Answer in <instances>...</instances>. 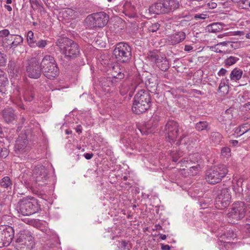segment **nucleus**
Wrapping results in <instances>:
<instances>
[{
    "instance_id": "a18cd8bd",
    "label": "nucleus",
    "mask_w": 250,
    "mask_h": 250,
    "mask_svg": "<svg viewBox=\"0 0 250 250\" xmlns=\"http://www.w3.org/2000/svg\"><path fill=\"white\" fill-rule=\"evenodd\" d=\"M249 1V0H240L238 6L241 9H248Z\"/></svg>"
},
{
    "instance_id": "9b49d317",
    "label": "nucleus",
    "mask_w": 250,
    "mask_h": 250,
    "mask_svg": "<svg viewBox=\"0 0 250 250\" xmlns=\"http://www.w3.org/2000/svg\"><path fill=\"white\" fill-rule=\"evenodd\" d=\"M42 73L39 62L36 58H31L27 61L25 72L27 76L31 79H37L41 76Z\"/></svg>"
},
{
    "instance_id": "6ab92c4d",
    "label": "nucleus",
    "mask_w": 250,
    "mask_h": 250,
    "mask_svg": "<svg viewBox=\"0 0 250 250\" xmlns=\"http://www.w3.org/2000/svg\"><path fill=\"white\" fill-rule=\"evenodd\" d=\"M186 34L183 31L176 32L167 37L168 43L175 45L182 42L186 38Z\"/></svg>"
},
{
    "instance_id": "603ef678",
    "label": "nucleus",
    "mask_w": 250,
    "mask_h": 250,
    "mask_svg": "<svg viewBox=\"0 0 250 250\" xmlns=\"http://www.w3.org/2000/svg\"><path fill=\"white\" fill-rule=\"evenodd\" d=\"M234 238H236V234L232 230H229L227 234V239L228 240H230L231 238L233 239Z\"/></svg>"
},
{
    "instance_id": "79ce46f5",
    "label": "nucleus",
    "mask_w": 250,
    "mask_h": 250,
    "mask_svg": "<svg viewBox=\"0 0 250 250\" xmlns=\"http://www.w3.org/2000/svg\"><path fill=\"white\" fill-rule=\"evenodd\" d=\"M229 80L227 78L223 79L221 80L218 89L219 90H222L223 87L229 86Z\"/></svg>"
},
{
    "instance_id": "3c124183",
    "label": "nucleus",
    "mask_w": 250,
    "mask_h": 250,
    "mask_svg": "<svg viewBox=\"0 0 250 250\" xmlns=\"http://www.w3.org/2000/svg\"><path fill=\"white\" fill-rule=\"evenodd\" d=\"M10 35L9 31L8 29H3L0 31V37L6 38Z\"/></svg>"
},
{
    "instance_id": "bb28decb",
    "label": "nucleus",
    "mask_w": 250,
    "mask_h": 250,
    "mask_svg": "<svg viewBox=\"0 0 250 250\" xmlns=\"http://www.w3.org/2000/svg\"><path fill=\"white\" fill-rule=\"evenodd\" d=\"M134 87L135 86L134 85H131V87H129L128 84L124 83L121 86L120 89V93L122 95L124 96L129 92V96L131 97L133 95V92L132 91H130V90L131 89H133Z\"/></svg>"
},
{
    "instance_id": "1a4fd4ad",
    "label": "nucleus",
    "mask_w": 250,
    "mask_h": 250,
    "mask_svg": "<svg viewBox=\"0 0 250 250\" xmlns=\"http://www.w3.org/2000/svg\"><path fill=\"white\" fill-rule=\"evenodd\" d=\"M246 206L244 202L238 201L233 204L227 213L229 222L234 224L236 221L243 218L246 215Z\"/></svg>"
},
{
    "instance_id": "58836bf2",
    "label": "nucleus",
    "mask_w": 250,
    "mask_h": 250,
    "mask_svg": "<svg viewBox=\"0 0 250 250\" xmlns=\"http://www.w3.org/2000/svg\"><path fill=\"white\" fill-rule=\"evenodd\" d=\"M209 18V15L207 13L196 14L193 15V19L195 20H205Z\"/></svg>"
},
{
    "instance_id": "8fccbe9b",
    "label": "nucleus",
    "mask_w": 250,
    "mask_h": 250,
    "mask_svg": "<svg viewBox=\"0 0 250 250\" xmlns=\"http://www.w3.org/2000/svg\"><path fill=\"white\" fill-rule=\"evenodd\" d=\"M30 4L33 9H37L41 6L37 0H30Z\"/></svg>"
},
{
    "instance_id": "6e6552de",
    "label": "nucleus",
    "mask_w": 250,
    "mask_h": 250,
    "mask_svg": "<svg viewBox=\"0 0 250 250\" xmlns=\"http://www.w3.org/2000/svg\"><path fill=\"white\" fill-rule=\"evenodd\" d=\"M113 55L117 62H127L131 58V47L126 43L119 42L115 45Z\"/></svg>"
},
{
    "instance_id": "39448f33",
    "label": "nucleus",
    "mask_w": 250,
    "mask_h": 250,
    "mask_svg": "<svg viewBox=\"0 0 250 250\" xmlns=\"http://www.w3.org/2000/svg\"><path fill=\"white\" fill-rule=\"evenodd\" d=\"M34 244V238L31 232L23 230L18 234L14 246L17 250H31Z\"/></svg>"
},
{
    "instance_id": "4c0bfd02",
    "label": "nucleus",
    "mask_w": 250,
    "mask_h": 250,
    "mask_svg": "<svg viewBox=\"0 0 250 250\" xmlns=\"http://www.w3.org/2000/svg\"><path fill=\"white\" fill-rule=\"evenodd\" d=\"M34 97V94L32 91H26L24 94V98L25 101L31 102Z\"/></svg>"
},
{
    "instance_id": "864d4df0",
    "label": "nucleus",
    "mask_w": 250,
    "mask_h": 250,
    "mask_svg": "<svg viewBox=\"0 0 250 250\" xmlns=\"http://www.w3.org/2000/svg\"><path fill=\"white\" fill-rule=\"evenodd\" d=\"M199 169V167L198 165H196V166H192V167H190V173L192 175H195V174H197V172L196 171H198Z\"/></svg>"
},
{
    "instance_id": "69168bd1",
    "label": "nucleus",
    "mask_w": 250,
    "mask_h": 250,
    "mask_svg": "<svg viewBox=\"0 0 250 250\" xmlns=\"http://www.w3.org/2000/svg\"><path fill=\"white\" fill-rule=\"evenodd\" d=\"M4 7L8 11L10 12L12 11V8L11 6L9 5H5Z\"/></svg>"
},
{
    "instance_id": "49530a36",
    "label": "nucleus",
    "mask_w": 250,
    "mask_h": 250,
    "mask_svg": "<svg viewBox=\"0 0 250 250\" xmlns=\"http://www.w3.org/2000/svg\"><path fill=\"white\" fill-rule=\"evenodd\" d=\"M120 243V247L122 250H129L131 248L130 245L125 241H122Z\"/></svg>"
},
{
    "instance_id": "5fc2aeb1",
    "label": "nucleus",
    "mask_w": 250,
    "mask_h": 250,
    "mask_svg": "<svg viewBox=\"0 0 250 250\" xmlns=\"http://www.w3.org/2000/svg\"><path fill=\"white\" fill-rule=\"evenodd\" d=\"M2 40L3 41V42L5 44V46H9L10 48H12V44L11 43V42H12V41H10L9 40V36H8L7 38H4Z\"/></svg>"
},
{
    "instance_id": "f3484780",
    "label": "nucleus",
    "mask_w": 250,
    "mask_h": 250,
    "mask_svg": "<svg viewBox=\"0 0 250 250\" xmlns=\"http://www.w3.org/2000/svg\"><path fill=\"white\" fill-rule=\"evenodd\" d=\"M29 149L27 137L24 134L19 135L15 145V151L17 154H22Z\"/></svg>"
},
{
    "instance_id": "2eb2a0df",
    "label": "nucleus",
    "mask_w": 250,
    "mask_h": 250,
    "mask_svg": "<svg viewBox=\"0 0 250 250\" xmlns=\"http://www.w3.org/2000/svg\"><path fill=\"white\" fill-rule=\"evenodd\" d=\"M33 178L36 186L40 187L44 185L48 178L47 169L42 166L36 167L33 170Z\"/></svg>"
},
{
    "instance_id": "f704fd0d",
    "label": "nucleus",
    "mask_w": 250,
    "mask_h": 250,
    "mask_svg": "<svg viewBox=\"0 0 250 250\" xmlns=\"http://www.w3.org/2000/svg\"><path fill=\"white\" fill-rule=\"evenodd\" d=\"M8 83V79L6 74L4 71H2V74H0V86L4 87Z\"/></svg>"
},
{
    "instance_id": "13d9d810",
    "label": "nucleus",
    "mask_w": 250,
    "mask_h": 250,
    "mask_svg": "<svg viewBox=\"0 0 250 250\" xmlns=\"http://www.w3.org/2000/svg\"><path fill=\"white\" fill-rule=\"evenodd\" d=\"M83 156L86 159L90 160L92 158L93 154L92 153H86L84 154Z\"/></svg>"
},
{
    "instance_id": "e2e57ef3",
    "label": "nucleus",
    "mask_w": 250,
    "mask_h": 250,
    "mask_svg": "<svg viewBox=\"0 0 250 250\" xmlns=\"http://www.w3.org/2000/svg\"><path fill=\"white\" fill-rule=\"evenodd\" d=\"M244 107L247 109L250 110V102L245 104L244 105Z\"/></svg>"
},
{
    "instance_id": "a19ab883",
    "label": "nucleus",
    "mask_w": 250,
    "mask_h": 250,
    "mask_svg": "<svg viewBox=\"0 0 250 250\" xmlns=\"http://www.w3.org/2000/svg\"><path fill=\"white\" fill-rule=\"evenodd\" d=\"M221 154L224 157H228L230 155V149L228 147H224L221 149Z\"/></svg>"
},
{
    "instance_id": "5701e85b",
    "label": "nucleus",
    "mask_w": 250,
    "mask_h": 250,
    "mask_svg": "<svg viewBox=\"0 0 250 250\" xmlns=\"http://www.w3.org/2000/svg\"><path fill=\"white\" fill-rule=\"evenodd\" d=\"M9 40L12 41L11 43L12 44V48H16L21 43L23 42V38L18 35H9Z\"/></svg>"
},
{
    "instance_id": "f8f14e48",
    "label": "nucleus",
    "mask_w": 250,
    "mask_h": 250,
    "mask_svg": "<svg viewBox=\"0 0 250 250\" xmlns=\"http://www.w3.org/2000/svg\"><path fill=\"white\" fill-rule=\"evenodd\" d=\"M147 58L162 71H165L169 68V63L165 55L157 52L151 51L148 54Z\"/></svg>"
},
{
    "instance_id": "f257e3e1",
    "label": "nucleus",
    "mask_w": 250,
    "mask_h": 250,
    "mask_svg": "<svg viewBox=\"0 0 250 250\" xmlns=\"http://www.w3.org/2000/svg\"><path fill=\"white\" fill-rule=\"evenodd\" d=\"M61 53L67 60L74 59L80 54L79 45L66 37L60 38L56 42Z\"/></svg>"
},
{
    "instance_id": "680f3d73",
    "label": "nucleus",
    "mask_w": 250,
    "mask_h": 250,
    "mask_svg": "<svg viewBox=\"0 0 250 250\" xmlns=\"http://www.w3.org/2000/svg\"><path fill=\"white\" fill-rule=\"evenodd\" d=\"M245 199L247 202L250 203V190H248L247 192V196Z\"/></svg>"
},
{
    "instance_id": "412c9836",
    "label": "nucleus",
    "mask_w": 250,
    "mask_h": 250,
    "mask_svg": "<svg viewBox=\"0 0 250 250\" xmlns=\"http://www.w3.org/2000/svg\"><path fill=\"white\" fill-rule=\"evenodd\" d=\"M243 72L242 70L235 68L230 72L229 78L231 81L238 82L242 78Z\"/></svg>"
},
{
    "instance_id": "7ed1b4c3",
    "label": "nucleus",
    "mask_w": 250,
    "mask_h": 250,
    "mask_svg": "<svg viewBox=\"0 0 250 250\" xmlns=\"http://www.w3.org/2000/svg\"><path fill=\"white\" fill-rule=\"evenodd\" d=\"M150 98L149 93L141 90L138 92L134 98L132 111L137 114L146 112L149 107Z\"/></svg>"
},
{
    "instance_id": "72a5a7b5",
    "label": "nucleus",
    "mask_w": 250,
    "mask_h": 250,
    "mask_svg": "<svg viewBox=\"0 0 250 250\" xmlns=\"http://www.w3.org/2000/svg\"><path fill=\"white\" fill-rule=\"evenodd\" d=\"M239 60L238 58L231 56L225 60L224 63L226 65L230 66L235 64Z\"/></svg>"
},
{
    "instance_id": "6e6d98bb",
    "label": "nucleus",
    "mask_w": 250,
    "mask_h": 250,
    "mask_svg": "<svg viewBox=\"0 0 250 250\" xmlns=\"http://www.w3.org/2000/svg\"><path fill=\"white\" fill-rule=\"evenodd\" d=\"M227 72H228V71L226 69H225L223 68H222L219 71L217 74L219 76H224L226 75V74Z\"/></svg>"
},
{
    "instance_id": "a211bd4d",
    "label": "nucleus",
    "mask_w": 250,
    "mask_h": 250,
    "mask_svg": "<svg viewBox=\"0 0 250 250\" xmlns=\"http://www.w3.org/2000/svg\"><path fill=\"white\" fill-rule=\"evenodd\" d=\"M167 0H160L152 5L149 8L150 13L155 14H161L167 13Z\"/></svg>"
},
{
    "instance_id": "37998d69",
    "label": "nucleus",
    "mask_w": 250,
    "mask_h": 250,
    "mask_svg": "<svg viewBox=\"0 0 250 250\" xmlns=\"http://www.w3.org/2000/svg\"><path fill=\"white\" fill-rule=\"evenodd\" d=\"M47 41L45 40H41L38 42H36L35 43V47L38 46L39 48H43L47 45Z\"/></svg>"
},
{
    "instance_id": "b1692460",
    "label": "nucleus",
    "mask_w": 250,
    "mask_h": 250,
    "mask_svg": "<svg viewBox=\"0 0 250 250\" xmlns=\"http://www.w3.org/2000/svg\"><path fill=\"white\" fill-rule=\"evenodd\" d=\"M218 245L220 250H231L235 244L230 241L227 242L220 240L218 242Z\"/></svg>"
},
{
    "instance_id": "473e14b6",
    "label": "nucleus",
    "mask_w": 250,
    "mask_h": 250,
    "mask_svg": "<svg viewBox=\"0 0 250 250\" xmlns=\"http://www.w3.org/2000/svg\"><path fill=\"white\" fill-rule=\"evenodd\" d=\"M64 16L70 19H75L77 16V12L71 8H66L63 11Z\"/></svg>"
},
{
    "instance_id": "aec40b11",
    "label": "nucleus",
    "mask_w": 250,
    "mask_h": 250,
    "mask_svg": "<svg viewBox=\"0 0 250 250\" xmlns=\"http://www.w3.org/2000/svg\"><path fill=\"white\" fill-rule=\"evenodd\" d=\"M3 118L7 123H12L17 118L15 110L11 107L5 108L2 111Z\"/></svg>"
},
{
    "instance_id": "ddd939ff",
    "label": "nucleus",
    "mask_w": 250,
    "mask_h": 250,
    "mask_svg": "<svg viewBox=\"0 0 250 250\" xmlns=\"http://www.w3.org/2000/svg\"><path fill=\"white\" fill-rule=\"evenodd\" d=\"M231 196L229 189L223 188L215 199V206L219 209L226 208L230 203Z\"/></svg>"
},
{
    "instance_id": "20e7f679",
    "label": "nucleus",
    "mask_w": 250,
    "mask_h": 250,
    "mask_svg": "<svg viewBox=\"0 0 250 250\" xmlns=\"http://www.w3.org/2000/svg\"><path fill=\"white\" fill-rule=\"evenodd\" d=\"M179 125L177 122L173 120L168 121L164 129L167 140L171 143L176 141L177 140L178 142L176 144H180L182 139L185 137L187 134L185 133L179 136Z\"/></svg>"
},
{
    "instance_id": "338daca9",
    "label": "nucleus",
    "mask_w": 250,
    "mask_h": 250,
    "mask_svg": "<svg viewBox=\"0 0 250 250\" xmlns=\"http://www.w3.org/2000/svg\"><path fill=\"white\" fill-rule=\"evenodd\" d=\"M250 212L247 215L246 217V224L250 223Z\"/></svg>"
},
{
    "instance_id": "0e129e2a",
    "label": "nucleus",
    "mask_w": 250,
    "mask_h": 250,
    "mask_svg": "<svg viewBox=\"0 0 250 250\" xmlns=\"http://www.w3.org/2000/svg\"><path fill=\"white\" fill-rule=\"evenodd\" d=\"M155 229L157 230H162V227L161 225H160L159 224H156L155 226Z\"/></svg>"
},
{
    "instance_id": "c85d7f7f",
    "label": "nucleus",
    "mask_w": 250,
    "mask_h": 250,
    "mask_svg": "<svg viewBox=\"0 0 250 250\" xmlns=\"http://www.w3.org/2000/svg\"><path fill=\"white\" fill-rule=\"evenodd\" d=\"M168 12L174 10L179 6V1L177 0H167Z\"/></svg>"
},
{
    "instance_id": "e433bc0d",
    "label": "nucleus",
    "mask_w": 250,
    "mask_h": 250,
    "mask_svg": "<svg viewBox=\"0 0 250 250\" xmlns=\"http://www.w3.org/2000/svg\"><path fill=\"white\" fill-rule=\"evenodd\" d=\"M243 181L242 179H239L237 180H235L233 182V189L234 190H237L238 191H240V188L242 190V186Z\"/></svg>"
},
{
    "instance_id": "bf43d9fd",
    "label": "nucleus",
    "mask_w": 250,
    "mask_h": 250,
    "mask_svg": "<svg viewBox=\"0 0 250 250\" xmlns=\"http://www.w3.org/2000/svg\"><path fill=\"white\" fill-rule=\"evenodd\" d=\"M161 249L162 250H170V247L168 245H161Z\"/></svg>"
},
{
    "instance_id": "0eeeda50",
    "label": "nucleus",
    "mask_w": 250,
    "mask_h": 250,
    "mask_svg": "<svg viewBox=\"0 0 250 250\" xmlns=\"http://www.w3.org/2000/svg\"><path fill=\"white\" fill-rule=\"evenodd\" d=\"M109 16L104 12L94 13L88 15L85 20L86 25L90 28H102L106 25Z\"/></svg>"
},
{
    "instance_id": "393cba45",
    "label": "nucleus",
    "mask_w": 250,
    "mask_h": 250,
    "mask_svg": "<svg viewBox=\"0 0 250 250\" xmlns=\"http://www.w3.org/2000/svg\"><path fill=\"white\" fill-rule=\"evenodd\" d=\"M223 28V24L219 22H214L207 26L208 30L212 33L219 32L221 31Z\"/></svg>"
},
{
    "instance_id": "cd10ccee",
    "label": "nucleus",
    "mask_w": 250,
    "mask_h": 250,
    "mask_svg": "<svg viewBox=\"0 0 250 250\" xmlns=\"http://www.w3.org/2000/svg\"><path fill=\"white\" fill-rule=\"evenodd\" d=\"M0 185L1 188H11L12 183L10 178L8 176H5L1 180Z\"/></svg>"
},
{
    "instance_id": "c756f323",
    "label": "nucleus",
    "mask_w": 250,
    "mask_h": 250,
    "mask_svg": "<svg viewBox=\"0 0 250 250\" xmlns=\"http://www.w3.org/2000/svg\"><path fill=\"white\" fill-rule=\"evenodd\" d=\"M210 139L214 144H219L222 139V136L218 132H213L210 134Z\"/></svg>"
},
{
    "instance_id": "dca6fc26",
    "label": "nucleus",
    "mask_w": 250,
    "mask_h": 250,
    "mask_svg": "<svg viewBox=\"0 0 250 250\" xmlns=\"http://www.w3.org/2000/svg\"><path fill=\"white\" fill-rule=\"evenodd\" d=\"M112 75V78H107L102 83L103 86H107L110 87L111 85L114 86L115 82H117L118 80H121L124 78V74L122 73L121 69L118 65L113 66Z\"/></svg>"
},
{
    "instance_id": "c9c22d12",
    "label": "nucleus",
    "mask_w": 250,
    "mask_h": 250,
    "mask_svg": "<svg viewBox=\"0 0 250 250\" xmlns=\"http://www.w3.org/2000/svg\"><path fill=\"white\" fill-rule=\"evenodd\" d=\"M246 125H243L235 129L234 133L239 136H241L248 131V129H246Z\"/></svg>"
},
{
    "instance_id": "052dcab7",
    "label": "nucleus",
    "mask_w": 250,
    "mask_h": 250,
    "mask_svg": "<svg viewBox=\"0 0 250 250\" xmlns=\"http://www.w3.org/2000/svg\"><path fill=\"white\" fill-rule=\"evenodd\" d=\"M192 49H193V47L191 46V45H186L185 46L184 50L186 51L190 52Z\"/></svg>"
},
{
    "instance_id": "9d476101",
    "label": "nucleus",
    "mask_w": 250,
    "mask_h": 250,
    "mask_svg": "<svg viewBox=\"0 0 250 250\" xmlns=\"http://www.w3.org/2000/svg\"><path fill=\"white\" fill-rule=\"evenodd\" d=\"M17 208L18 212L23 216H29L39 210L38 204L33 199H23L20 200Z\"/></svg>"
},
{
    "instance_id": "423d86ee",
    "label": "nucleus",
    "mask_w": 250,
    "mask_h": 250,
    "mask_svg": "<svg viewBox=\"0 0 250 250\" xmlns=\"http://www.w3.org/2000/svg\"><path fill=\"white\" fill-rule=\"evenodd\" d=\"M228 170L224 165L216 166L207 170L206 172V180L210 184L219 183L228 173Z\"/></svg>"
},
{
    "instance_id": "4be33fe9",
    "label": "nucleus",
    "mask_w": 250,
    "mask_h": 250,
    "mask_svg": "<svg viewBox=\"0 0 250 250\" xmlns=\"http://www.w3.org/2000/svg\"><path fill=\"white\" fill-rule=\"evenodd\" d=\"M151 121H149L148 123L143 126L141 128L139 129L140 132L143 135H147L148 134L153 133L155 131L156 128L155 125L151 126Z\"/></svg>"
},
{
    "instance_id": "a878e982",
    "label": "nucleus",
    "mask_w": 250,
    "mask_h": 250,
    "mask_svg": "<svg viewBox=\"0 0 250 250\" xmlns=\"http://www.w3.org/2000/svg\"><path fill=\"white\" fill-rule=\"evenodd\" d=\"M195 128L199 131H202L203 130L208 131L210 129L208 123L204 121L197 123L195 125Z\"/></svg>"
},
{
    "instance_id": "4468645a",
    "label": "nucleus",
    "mask_w": 250,
    "mask_h": 250,
    "mask_svg": "<svg viewBox=\"0 0 250 250\" xmlns=\"http://www.w3.org/2000/svg\"><path fill=\"white\" fill-rule=\"evenodd\" d=\"M14 236L13 229L9 226L0 227V248L8 246Z\"/></svg>"
},
{
    "instance_id": "c03bdc74",
    "label": "nucleus",
    "mask_w": 250,
    "mask_h": 250,
    "mask_svg": "<svg viewBox=\"0 0 250 250\" xmlns=\"http://www.w3.org/2000/svg\"><path fill=\"white\" fill-rule=\"evenodd\" d=\"M40 230L44 232L47 236L50 237L55 235L54 232L51 229H48L47 227H44L43 228H41Z\"/></svg>"
},
{
    "instance_id": "2f4dec72",
    "label": "nucleus",
    "mask_w": 250,
    "mask_h": 250,
    "mask_svg": "<svg viewBox=\"0 0 250 250\" xmlns=\"http://www.w3.org/2000/svg\"><path fill=\"white\" fill-rule=\"evenodd\" d=\"M200 158V157L198 153L191 154L189 155L188 158L187 160L184 159V161L182 160L181 162L182 163H185V162L188 163L189 160L192 163L198 162Z\"/></svg>"
},
{
    "instance_id": "09e8293b",
    "label": "nucleus",
    "mask_w": 250,
    "mask_h": 250,
    "mask_svg": "<svg viewBox=\"0 0 250 250\" xmlns=\"http://www.w3.org/2000/svg\"><path fill=\"white\" fill-rule=\"evenodd\" d=\"M9 152L6 148H1L0 147V157L5 158L8 155Z\"/></svg>"
},
{
    "instance_id": "4d7b16f0",
    "label": "nucleus",
    "mask_w": 250,
    "mask_h": 250,
    "mask_svg": "<svg viewBox=\"0 0 250 250\" xmlns=\"http://www.w3.org/2000/svg\"><path fill=\"white\" fill-rule=\"evenodd\" d=\"M218 92L222 93L223 94H225L228 93L229 91V86L223 87L222 90H218Z\"/></svg>"
},
{
    "instance_id": "ea45409f",
    "label": "nucleus",
    "mask_w": 250,
    "mask_h": 250,
    "mask_svg": "<svg viewBox=\"0 0 250 250\" xmlns=\"http://www.w3.org/2000/svg\"><path fill=\"white\" fill-rule=\"evenodd\" d=\"M160 27V24L158 23H152L150 25L148 26L147 30L149 32H155L157 31Z\"/></svg>"
},
{
    "instance_id": "de8ad7c7",
    "label": "nucleus",
    "mask_w": 250,
    "mask_h": 250,
    "mask_svg": "<svg viewBox=\"0 0 250 250\" xmlns=\"http://www.w3.org/2000/svg\"><path fill=\"white\" fill-rule=\"evenodd\" d=\"M6 63V55L0 51V66H4Z\"/></svg>"
},
{
    "instance_id": "774afa93",
    "label": "nucleus",
    "mask_w": 250,
    "mask_h": 250,
    "mask_svg": "<svg viewBox=\"0 0 250 250\" xmlns=\"http://www.w3.org/2000/svg\"><path fill=\"white\" fill-rule=\"evenodd\" d=\"M159 237L162 240H165L167 238V236L165 234H159Z\"/></svg>"
},
{
    "instance_id": "f03ea898",
    "label": "nucleus",
    "mask_w": 250,
    "mask_h": 250,
    "mask_svg": "<svg viewBox=\"0 0 250 250\" xmlns=\"http://www.w3.org/2000/svg\"><path fill=\"white\" fill-rule=\"evenodd\" d=\"M39 65L44 76L48 79L53 80L59 76V69L54 57L51 55H45Z\"/></svg>"
},
{
    "instance_id": "7c9ffc66",
    "label": "nucleus",
    "mask_w": 250,
    "mask_h": 250,
    "mask_svg": "<svg viewBox=\"0 0 250 250\" xmlns=\"http://www.w3.org/2000/svg\"><path fill=\"white\" fill-rule=\"evenodd\" d=\"M26 39L28 44L31 47H35V43L36 40L34 37V33L32 31L28 32Z\"/></svg>"
}]
</instances>
